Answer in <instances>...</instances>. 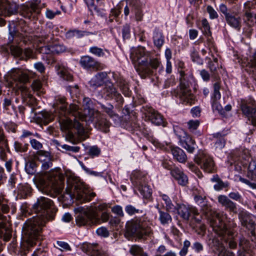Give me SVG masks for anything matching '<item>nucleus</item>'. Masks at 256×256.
<instances>
[{
  "label": "nucleus",
  "instance_id": "nucleus-58",
  "mask_svg": "<svg viewBox=\"0 0 256 256\" xmlns=\"http://www.w3.org/2000/svg\"><path fill=\"white\" fill-rule=\"evenodd\" d=\"M54 246L62 251L71 250V248L69 244L64 242L57 241L56 244H54Z\"/></svg>",
  "mask_w": 256,
  "mask_h": 256
},
{
  "label": "nucleus",
  "instance_id": "nucleus-1",
  "mask_svg": "<svg viewBox=\"0 0 256 256\" xmlns=\"http://www.w3.org/2000/svg\"><path fill=\"white\" fill-rule=\"evenodd\" d=\"M36 216L28 220L24 224L23 233L27 237L28 242H33L40 236L42 226L54 218L56 209L53 202L48 198L40 196L38 198L32 206Z\"/></svg>",
  "mask_w": 256,
  "mask_h": 256
},
{
  "label": "nucleus",
  "instance_id": "nucleus-7",
  "mask_svg": "<svg viewBox=\"0 0 256 256\" xmlns=\"http://www.w3.org/2000/svg\"><path fill=\"white\" fill-rule=\"evenodd\" d=\"M151 225L150 222L144 218L136 220L126 224V232L130 236H136L139 238L150 236L153 234Z\"/></svg>",
  "mask_w": 256,
  "mask_h": 256
},
{
  "label": "nucleus",
  "instance_id": "nucleus-28",
  "mask_svg": "<svg viewBox=\"0 0 256 256\" xmlns=\"http://www.w3.org/2000/svg\"><path fill=\"white\" fill-rule=\"evenodd\" d=\"M226 22L230 26L234 28L237 30H240L241 28L242 19L236 14H230L229 15L226 16L225 18Z\"/></svg>",
  "mask_w": 256,
  "mask_h": 256
},
{
  "label": "nucleus",
  "instance_id": "nucleus-46",
  "mask_svg": "<svg viewBox=\"0 0 256 256\" xmlns=\"http://www.w3.org/2000/svg\"><path fill=\"white\" fill-rule=\"evenodd\" d=\"M0 235H3L6 240H8L11 236V230L10 228L6 226V224L2 221H0Z\"/></svg>",
  "mask_w": 256,
  "mask_h": 256
},
{
  "label": "nucleus",
  "instance_id": "nucleus-11",
  "mask_svg": "<svg viewBox=\"0 0 256 256\" xmlns=\"http://www.w3.org/2000/svg\"><path fill=\"white\" fill-rule=\"evenodd\" d=\"M92 118H90L86 122H94L95 127L100 130L107 132L109 131L110 124L99 111H92L90 113Z\"/></svg>",
  "mask_w": 256,
  "mask_h": 256
},
{
  "label": "nucleus",
  "instance_id": "nucleus-10",
  "mask_svg": "<svg viewBox=\"0 0 256 256\" xmlns=\"http://www.w3.org/2000/svg\"><path fill=\"white\" fill-rule=\"evenodd\" d=\"M240 108L251 124L256 126V105L255 101L252 98L241 100Z\"/></svg>",
  "mask_w": 256,
  "mask_h": 256
},
{
  "label": "nucleus",
  "instance_id": "nucleus-33",
  "mask_svg": "<svg viewBox=\"0 0 256 256\" xmlns=\"http://www.w3.org/2000/svg\"><path fill=\"white\" fill-rule=\"evenodd\" d=\"M83 106L84 107V115L85 116V121L90 118H92L93 116H91V112L92 111H98V110L92 108V101L88 98H84L83 100Z\"/></svg>",
  "mask_w": 256,
  "mask_h": 256
},
{
  "label": "nucleus",
  "instance_id": "nucleus-22",
  "mask_svg": "<svg viewBox=\"0 0 256 256\" xmlns=\"http://www.w3.org/2000/svg\"><path fill=\"white\" fill-rule=\"evenodd\" d=\"M218 201L226 210L235 214L237 212L236 204L232 202L228 196L226 195H220L218 197Z\"/></svg>",
  "mask_w": 256,
  "mask_h": 256
},
{
  "label": "nucleus",
  "instance_id": "nucleus-43",
  "mask_svg": "<svg viewBox=\"0 0 256 256\" xmlns=\"http://www.w3.org/2000/svg\"><path fill=\"white\" fill-rule=\"evenodd\" d=\"M162 200L164 202L165 208L167 212H173L176 210V203L173 204L170 198L165 194L160 195Z\"/></svg>",
  "mask_w": 256,
  "mask_h": 256
},
{
  "label": "nucleus",
  "instance_id": "nucleus-48",
  "mask_svg": "<svg viewBox=\"0 0 256 256\" xmlns=\"http://www.w3.org/2000/svg\"><path fill=\"white\" fill-rule=\"evenodd\" d=\"M100 108L103 110L104 112H106L110 118H114L118 116V115L114 112V106L110 103L107 104L106 105H104L102 103L99 104Z\"/></svg>",
  "mask_w": 256,
  "mask_h": 256
},
{
  "label": "nucleus",
  "instance_id": "nucleus-30",
  "mask_svg": "<svg viewBox=\"0 0 256 256\" xmlns=\"http://www.w3.org/2000/svg\"><path fill=\"white\" fill-rule=\"evenodd\" d=\"M228 134V130L218 132L213 134L214 140L215 141V146L216 148H222L226 144L224 137Z\"/></svg>",
  "mask_w": 256,
  "mask_h": 256
},
{
  "label": "nucleus",
  "instance_id": "nucleus-52",
  "mask_svg": "<svg viewBox=\"0 0 256 256\" xmlns=\"http://www.w3.org/2000/svg\"><path fill=\"white\" fill-rule=\"evenodd\" d=\"M14 98V96H8L4 98L3 102V108L5 110H8L10 106H12L14 110L16 109L14 106L12 104V101Z\"/></svg>",
  "mask_w": 256,
  "mask_h": 256
},
{
  "label": "nucleus",
  "instance_id": "nucleus-59",
  "mask_svg": "<svg viewBox=\"0 0 256 256\" xmlns=\"http://www.w3.org/2000/svg\"><path fill=\"white\" fill-rule=\"evenodd\" d=\"M89 51L90 53L98 57H102L104 56V50L96 46L90 47Z\"/></svg>",
  "mask_w": 256,
  "mask_h": 256
},
{
  "label": "nucleus",
  "instance_id": "nucleus-38",
  "mask_svg": "<svg viewBox=\"0 0 256 256\" xmlns=\"http://www.w3.org/2000/svg\"><path fill=\"white\" fill-rule=\"evenodd\" d=\"M148 119L156 126H165L162 116L156 111L151 114Z\"/></svg>",
  "mask_w": 256,
  "mask_h": 256
},
{
  "label": "nucleus",
  "instance_id": "nucleus-5",
  "mask_svg": "<svg viewBox=\"0 0 256 256\" xmlns=\"http://www.w3.org/2000/svg\"><path fill=\"white\" fill-rule=\"evenodd\" d=\"M66 194L78 204L90 202L96 196L94 192H90L86 185L78 178H72L68 180Z\"/></svg>",
  "mask_w": 256,
  "mask_h": 256
},
{
  "label": "nucleus",
  "instance_id": "nucleus-44",
  "mask_svg": "<svg viewBox=\"0 0 256 256\" xmlns=\"http://www.w3.org/2000/svg\"><path fill=\"white\" fill-rule=\"evenodd\" d=\"M136 186H137L138 191L144 198H148L151 196L152 190L146 183L142 184Z\"/></svg>",
  "mask_w": 256,
  "mask_h": 256
},
{
  "label": "nucleus",
  "instance_id": "nucleus-6",
  "mask_svg": "<svg viewBox=\"0 0 256 256\" xmlns=\"http://www.w3.org/2000/svg\"><path fill=\"white\" fill-rule=\"evenodd\" d=\"M149 54L144 48L140 46L132 50L130 54V59L136 66V70L143 76L151 74L152 70L148 66Z\"/></svg>",
  "mask_w": 256,
  "mask_h": 256
},
{
  "label": "nucleus",
  "instance_id": "nucleus-29",
  "mask_svg": "<svg viewBox=\"0 0 256 256\" xmlns=\"http://www.w3.org/2000/svg\"><path fill=\"white\" fill-rule=\"evenodd\" d=\"M171 152L174 160L180 163H185L187 160V156L185 152L178 147L171 148Z\"/></svg>",
  "mask_w": 256,
  "mask_h": 256
},
{
  "label": "nucleus",
  "instance_id": "nucleus-40",
  "mask_svg": "<svg viewBox=\"0 0 256 256\" xmlns=\"http://www.w3.org/2000/svg\"><path fill=\"white\" fill-rule=\"evenodd\" d=\"M211 181L216 183L214 186V188L216 191L222 190L229 186L228 182H222L218 175L214 176L211 178Z\"/></svg>",
  "mask_w": 256,
  "mask_h": 256
},
{
  "label": "nucleus",
  "instance_id": "nucleus-21",
  "mask_svg": "<svg viewBox=\"0 0 256 256\" xmlns=\"http://www.w3.org/2000/svg\"><path fill=\"white\" fill-rule=\"evenodd\" d=\"M36 158L42 163V168L46 170L52 166L50 153L44 150H38L36 152Z\"/></svg>",
  "mask_w": 256,
  "mask_h": 256
},
{
  "label": "nucleus",
  "instance_id": "nucleus-61",
  "mask_svg": "<svg viewBox=\"0 0 256 256\" xmlns=\"http://www.w3.org/2000/svg\"><path fill=\"white\" fill-rule=\"evenodd\" d=\"M124 209L126 212L130 216H133L138 214L140 212V210L138 208L131 204L126 206Z\"/></svg>",
  "mask_w": 256,
  "mask_h": 256
},
{
  "label": "nucleus",
  "instance_id": "nucleus-13",
  "mask_svg": "<svg viewBox=\"0 0 256 256\" xmlns=\"http://www.w3.org/2000/svg\"><path fill=\"white\" fill-rule=\"evenodd\" d=\"M174 132L180 133V134L176 133V134L180 140L182 146L188 152L192 154L196 150V143L194 140L182 129L178 128L177 130H174Z\"/></svg>",
  "mask_w": 256,
  "mask_h": 256
},
{
  "label": "nucleus",
  "instance_id": "nucleus-60",
  "mask_svg": "<svg viewBox=\"0 0 256 256\" xmlns=\"http://www.w3.org/2000/svg\"><path fill=\"white\" fill-rule=\"evenodd\" d=\"M142 252V248L138 245H133L130 249V254L134 256H140Z\"/></svg>",
  "mask_w": 256,
  "mask_h": 256
},
{
  "label": "nucleus",
  "instance_id": "nucleus-45",
  "mask_svg": "<svg viewBox=\"0 0 256 256\" xmlns=\"http://www.w3.org/2000/svg\"><path fill=\"white\" fill-rule=\"evenodd\" d=\"M10 53L12 56L15 58H23L22 57V49L20 46L18 44H15L14 43L10 44Z\"/></svg>",
  "mask_w": 256,
  "mask_h": 256
},
{
  "label": "nucleus",
  "instance_id": "nucleus-26",
  "mask_svg": "<svg viewBox=\"0 0 256 256\" xmlns=\"http://www.w3.org/2000/svg\"><path fill=\"white\" fill-rule=\"evenodd\" d=\"M239 247L238 256H250V252L251 246L247 240L244 238H241L240 239Z\"/></svg>",
  "mask_w": 256,
  "mask_h": 256
},
{
  "label": "nucleus",
  "instance_id": "nucleus-37",
  "mask_svg": "<svg viewBox=\"0 0 256 256\" xmlns=\"http://www.w3.org/2000/svg\"><path fill=\"white\" fill-rule=\"evenodd\" d=\"M32 188L28 184H20L18 187V195L22 198H26L31 196Z\"/></svg>",
  "mask_w": 256,
  "mask_h": 256
},
{
  "label": "nucleus",
  "instance_id": "nucleus-36",
  "mask_svg": "<svg viewBox=\"0 0 256 256\" xmlns=\"http://www.w3.org/2000/svg\"><path fill=\"white\" fill-rule=\"evenodd\" d=\"M132 182L136 186L146 182V176L140 171L134 172L130 177Z\"/></svg>",
  "mask_w": 256,
  "mask_h": 256
},
{
  "label": "nucleus",
  "instance_id": "nucleus-23",
  "mask_svg": "<svg viewBox=\"0 0 256 256\" xmlns=\"http://www.w3.org/2000/svg\"><path fill=\"white\" fill-rule=\"evenodd\" d=\"M238 218L242 225L250 230L255 223L252 220L250 214L246 210H241L238 214Z\"/></svg>",
  "mask_w": 256,
  "mask_h": 256
},
{
  "label": "nucleus",
  "instance_id": "nucleus-54",
  "mask_svg": "<svg viewBox=\"0 0 256 256\" xmlns=\"http://www.w3.org/2000/svg\"><path fill=\"white\" fill-rule=\"evenodd\" d=\"M52 54H58L64 52L66 50V47L60 44H54L51 45Z\"/></svg>",
  "mask_w": 256,
  "mask_h": 256
},
{
  "label": "nucleus",
  "instance_id": "nucleus-53",
  "mask_svg": "<svg viewBox=\"0 0 256 256\" xmlns=\"http://www.w3.org/2000/svg\"><path fill=\"white\" fill-rule=\"evenodd\" d=\"M28 144H22L18 142H15L14 143V150L18 152H24L28 150Z\"/></svg>",
  "mask_w": 256,
  "mask_h": 256
},
{
  "label": "nucleus",
  "instance_id": "nucleus-64",
  "mask_svg": "<svg viewBox=\"0 0 256 256\" xmlns=\"http://www.w3.org/2000/svg\"><path fill=\"white\" fill-rule=\"evenodd\" d=\"M88 153L92 157L98 156L100 154V149L97 146H92L90 148Z\"/></svg>",
  "mask_w": 256,
  "mask_h": 256
},
{
  "label": "nucleus",
  "instance_id": "nucleus-19",
  "mask_svg": "<svg viewBox=\"0 0 256 256\" xmlns=\"http://www.w3.org/2000/svg\"><path fill=\"white\" fill-rule=\"evenodd\" d=\"M80 64L82 68L86 70H100L102 68L100 64L89 56L81 57Z\"/></svg>",
  "mask_w": 256,
  "mask_h": 256
},
{
  "label": "nucleus",
  "instance_id": "nucleus-16",
  "mask_svg": "<svg viewBox=\"0 0 256 256\" xmlns=\"http://www.w3.org/2000/svg\"><path fill=\"white\" fill-rule=\"evenodd\" d=\"M9 34L10 36L8 37L9 42L8 44L0 46V52L4 54H9L10 51V44L14 40V43L17 44L16 40V37L20 38V34L15 30V26L14 23L8 24Z\"/></svg>",
  "mask_w": 256,
  "mask_h": 256
},
{
  "label": "nucleus",
  "instance_id": "nucleus-57",
  "mask_svg": "<svg viewBox=\"0 0 256 256\" xmlns=\"http://www.w3.org/2000/svg\"><path fill=\"white\" fill-rule=\"evenodd\" d=\"M58 72L64 80L67 81L72 80V76L66 69L64 68L60 69Z\"/></svg>",
  "mask_w": 256,
  "mask_h": 256
},
{
  "label": "nucleus",
  "instance_id": "nucleus-34",
  "mask_svg": "<svg viewBox=\"0 0 256 256\" xmlns=\"http://www.w3.org/2000/svg\"><path fill=\"white\" fill-rule=\"evenodd\" d=\"M118 86L120 87L123 94L126 96H130V92L128 88V82L122 77L114 76Z\"/></svg>",
  "mask_w": 256,
  "mask_h": 256
},
{
  "label": "nucleus",
  "instance_id": "nucleus-31",
  "mask_svg": "<svg viewBox=\"0 0 256 256\" xmlns=\"http://www.w3.org/2000/svg\"><path fill=\"white\" fill-rule=\"evenodd\" d=\"M11 74L14 79L23 84L27 82L29 80L28 74L26 72L19 69H12Z\"/></svg>",
  "mask_w": 256,
  "mask_h": 256
},
{
  "label": "nucleus",
  "instance_id": "nucleus-50",
  "mask_svg": "<svg viewBox=\"0 0 256 256\" xmlns=\"http://www.w3.org/2000/svg\"><path fill=\"white\" fill-rule=\"evenodd\" d=\"M36 164L33 161H28L26 162L25 164V170L29 174L32 175L36 172Z\"/></svg>",
  "mask_w": 256,
  "mask_h": 256
},
{
  "label": "nucleus",
  "instance_id": "nucleus-42",
  "mask_svg": "<svg viewBox=\"0 0 256 256\" xmlns=\"http://www.w3.org/2000/svg\"><path fill=\"white\" fill-rule=\"evenodd\" d=\"M159 218L158 220L162 225L169 224L172 222V218L169 214L168 212H164L158 210Z\"/></svg>",
  "mask_w": 256,
  "mask_h": 256
},
{
  "label": "nucleus",
  "instance_id": "nucleus-35",
  "mask_svg": "<svg viewBox=\"0 0 256 256\" xmlns=\"http://www.w3.org/2000/svg\"><path fill=\"white\" fill-rule=\"evenodd\" d=\"M153 42L154 46L160 50L164 42V38L162 33L158 30H155L153 34Z\"/></svg>",
  "mask_w": 256,
  "mask_h": 256
},
{
  "label": "nucleus",
  "instance_id": "nucleus-15",
  "mask_svg": "<svg viewBox=\"0 0 256 256\" xmlns=\"http://www.w3.org/2000/svg\"><path fill=\"white\" fill-rule=\"evenodd\" d=\"M18 5L7 0H0V15L10 16L18 12Z\"/></svg>",
  "mask_w": 256,
  "mask_h": 256
},
{
  "label": "nucleus",
  "instance_id": "nucleus-2",
  "mask_svg": "<svg viewBox=\"0 0 256 256\" xmlns=\"http://www.w3.org/2000/svg\"><path fill=\"white\" fill-rule=\"evenodd\" d=\"M201 207L202 210L206 215L212 230L216 234H222V238L224 241L228 240L226 238V236H228L230 240V248H234L236 244L232 240L234 236L233 229L228 228L226 226L225 222L228 218L226 214L224 212H217L216 211L212 210L210 206L206 203L202 205Z\"/></svg>",
  "mask_w": 256,
  "mask_h": 256
},
{
  "label": "nucleus",
  "instance_id": "nucleus-18",
  "mask_svg": "<svg viewBox=\"0 0 256 256\" xmlns=\"http://www.w3.org/2000/svg\"><path fill=\"white\" fill-rule=\"evenodd\" d=\"M80 248L90 256H107L105 253L100 250L97 244L85 242L80 246Z\"/></svg>",
  "mask_w": 256,
  "mask_h": 256
},
{
  "label": "nucleus",
  "instance_id": "nucleus-55",
  "mask_svg": "<svg viewBox=\"0 0 256 256\" xmlns=\"http://www.w3.org/2000/svg\"><path fill=\"white\" fill-rule=\"evenodd\" d=\"M208 67L211 72L212 76L214 77L215 79H217L218 77L217 72L218 63L210 61L208 62Z\"/></svg>",
  "mask_w": 256,
  "mask_h": 256
},
{
  "label": "nucleus",
  "instance_id": "nucleus-49",
  "mask_svg": "<svg viewBox=\"0 0 256 256\" xmlns=\"http://www.w3.org/2000/svg\"><path fill=\"white\" fill-rule=\"evenodd\" d=\"M39 118L44 124H48L54 119V116L47 112H43L40 114Z\"/></svg>",
  "mask_w": 256,
  "mask_h": 256
},
{
  "label": "nucleus",
  "instance_id": "nucleus-24",
  "mask_svg": "<svg viewBox=\"0 0 256 256\" xmlns=\"http://www.w3.org/2000/svg\"><path fill=\"white\" fill-rule=\"evenodd\" d=\"M180 77V90L190 88V84L193 80L194 76L192 74L186 73L184 71H179Z\"/></svg>",
  "mask_w": 256,
  "mask_h": 256
},
{
  "label": "nucleus",
  "instance_id": "nucleus-47",
  "mask_svg": "<svg viewBox=\"0 0 256 256\" xmlns=\"http://www.w3.org/2000/svg\"><path fill=\"white\" fill-rule=\"evenodd\" d=\"M220 99V98L216 99L215 98H212V108L214 110H216L220 114L224 115L225 112H224V108L219 102Z\"/></svg>",
  "mask_w": 256,
  "mask_h": 256
},
{
  "label": "nucleus",
  "instance_id": "nucleus-3",
  "mask_svg": "<svg viewBox=\"0 0 256 256\" xmlns=\"http://www.w3.org/2000/svg\"><path fill=\"white\" fill-rule=\"evenodd\" d=\"M38 187L47 194H60L64 188V176L58 170H50L38 180Z\"/></svg>",
  "mask_w": 256,
  "mask_h": 256
},
{
  "label": "nucleus",
  "instance_id": "nucleus-25",
  "mask_svg": "<svg viewBox=\"0 0 256 256\" xmlns=\"http://www.w3.org/2000/svg\"><path fill=\"white\" fill-rule=\"evenodd\" d=\"M170 174L181 186H184L188 183L187 176L178 167L174 168L170 172Z\"/></svg>",
  "mask_w": 256,
  "mask_h": 256
},
{
  "label": "nucleus",
  "instance_id": "nucleus-17",
  "mask_svg": "<svg viewBox=\"0 0 256 256\" xmlns=\"http://www.w3.org/2000/svg\"><path fill=\"white\" fill-rule=\"evenodd\" d=\"M174 95L178 96L181 102L192 105L194 104L195 96L192 94L190 88L181 89L174 92Z\"/></svg>",
  "mask_w": 256,
  "mask_h": 256
},
{
  "label": "nucleus",
  "instance_id": "nucleus-8",
  "mask_svg": "<svg viewBox=\"0 0 256 256\" xmlns=\"http://www.w3.org/2000/svg\"><path fill=\"white\" fill-rule=\"evenodd\" d=\"M76 224L79 226L96 225L100 222L96 209L87 208L80 211L76 218Z\"/></svg>",
  "mask_w": 256,
  "mask_h": 256
},
{
  "label": "nucleus",
  "instance_id": "nucleus-14",
  "mask_svg": "<svg viewBox=\"0 0 256 256\" xmlns=\"http://www.w3.org/2000/svg\"><path fill=\"white\" fill-rule=\"evenodd\" d=\"M194 160L206 172H212L214 170V163L210 156L204 154H199L195 156Z\"/></svg>",
  "mask_w": 256,
  "mask_h": 256
},
{
  "label": "nucleus",
  "instance_id": "nucleus-27",
  "mask_svg": "<svg viewBox=\"0 0 256 256\" xmlns=\"http://www.w3.org/2000/svg\"><path fill=\"white\" fill-rule=\"evenodd\" d=\"M108 74L106 72L98 73L90 81V86L94 88L102 86Z\"/></svg>",
  "mask_w": 256,
  "mask_h": 256
},
{
  "label": "nucleus",
  "instance_id": "nucleus-39",
  "mask_svg": "<svg viewBox=\"0 0 256 256\" xmlns=\"http://www.w3.org/2000/svg\"><path fill=\"white\" fill-rule=\"evenodd\" d=\"M36 8V6L34 5H30V6L24 5L20 10V14L25 18L30 19L33 16Z\"/></svg>",
  "mask_w": 256,
  "mask_h": 256
},
{
  "label": "nucleus",
  "instance_id": "nucleus-56",
  "mask_svg": "<svg viewBox=\"0 0 256 256\" xmlns=\"http://www.w3.org/2000/svg\"><path fill=\"white\" fill-rule=\"evenodd\" d=\"M56 144L66 151L72 152H78L80 149V148L77 146H70L67 144L60 145L57 140H56Z\"/></svg>",
  "mask_w": 256,
  "mask_h": 256
},
{
  "label": "nucleus",
  "instance_id": "nucleus-63",
  "mask_svg": "<svg viewBox=\"0 0 256 256\" xmlns=\"http://www.w3.org/2000/svg\"><path fill=\"white\" fill-rule=\"evenodd\" d=\"M191 58L194 62H195L198 64H202V60L200 57L198 52H197L195 50H194L191 52Z\"/></svg>",
  "mask_w": 256,
  "mask_h": 256
},
{
  "label": "nucleus",
  "instance_id": "nucleus-20",
  "mask_svg": "<svg viewBox=\"0 0 256 256\" xmlns=\"http://www.w3.org/2000/svg\"><path fill=\"white\" fill-rule=\"evenodd\" d=\"M254 10H256V0H254L252 2H247L244 4V9L243 12H244V20L248 24H250V22H252L253 16L255 17Z\"/></svg>",
  "mask_w": 256,
  "mask_h": 256
},
{
  "label": "nucleus",
  "instance_id": "nucleus-4",
  "mask_svg": "<svg viewBox=\"0 0 256 256\" xmlns=\"http://www.w3.org/2000/svg\"><path fill=\"white\" fill-rule=\"evenodd\" d=\"M64 114H72L74 116V119H66L63 120L62 124L66 130H69L71 128H74L76 130L78 135L80 139L84 140L87 138L88 136L87 132L85 130L83 126L76 120V118L82 121H85V116L84 114H82L80 111L79 107L76 104H70L68 108H67L64 104L60 107Z\"/></svg>",
  "mask_w": 256,
  "mask_h": 256
},
{
  "label": "nucleus",
  "instance_id": "nucleus-51",
  "mask_svg": "<svg viewBox=\"0 0 256 256\" xmlns=\"http://www.w3.org/2000/svg\"><path fill=\"white\" fill-rule=\"evenodd\" d=\"M202 30L203 34L208 36H210L212 32L210 30V26L206 19L204 18L202 21Z\"/></svg>",
  "mask_w": 256,
  "mask_h": 256
},
{
  "label": "nucleus",
  "instance_id": "nucleus-32",
  "mask_svg": "<svg viewBox=\"0 0 256 256\" xmlns=\"http://www.w3.org/2000/svg\"><path fill=\"white\" fill-rule=\"evenodd\" d=\"M176 210L173 213H176L184 220L190 218V208L182 204L176 203Z\"/></svg>",
  "mask_w": 256,
  "mask_h": 256
},
{
  "label": "nucleus",
  "instance_id": "nucleus-12",
  "mask_svg": "<svg viewBox=\"0 0 256 256\" xmlns=\"http://www.w3.org/2000/svg\"><path fill=\"white\" fill-rule=\"evenodd\" d=\"M101 94L102 97L106 100L114 98L120 104H122L124 102L122 96L111 82L105 84L104 87L101 90Z\"/></svg>",
  "mask_w": 256,
  "mask_h": 256
},
{
  "label": "nucleus",
  "instance_id": "nucleus-9",
  "mask_svg": "<svg viewBox=\"0 0 256 256\" xmlns=\"http://www.w3.org/2000/svg\"><path fill=\"white\" fill-rule=\"evenodd\" d=\"M218 235V238H214L212 240V246L214 247L218 251V254L220 256H235L234 254L232 252L227 250L226 248V246L224 244H228V247L230 248H235L236 247L237 244L236 242L234 240V237L236 236L235 234V232L234 230L233 229V233L232 234L234 236L232 238V239L233 242H234L236 244L234 248H230L229 246L230 240H228V236H226V238L228 240H227L224 241V240H222V234H217Z\"/></svg>",
  "mask_w": 256,
  "mask_h": 256
},
{
  "label": "nucleus",
  "instance_id": "nucleus-41",
  "mask_svg": "<svg viewBox=\"0 0 256 256\" xmlns=\"http://www.w3.org/2000/svg\"><path fill=\"white\" fill-rule=\"evenodd\" d=\"M8 148V140L4 134L2 128L0 127V156L3 159L5 155L4 150Z\"/></svg>",
  "mask_w": 256,
  "mask_h": 256
},
{
  "label": "nucleus",
  "instance_id": "nucleus-62",
  "mask_svg": "<svg viewBox=\"0 0 256 256\" xmlns=\"http://www.w3.org/2000/svg\"><path fill=\"white\" fill-rule=\"evenodd\" d=\"M190 246V242L187 240L184 242L183 247L180 250L179 254L180 256H186L188 252V248Z\"/></svg>",
  "mask_w": 256,
  "mask_h": 256
}]
</instances>
